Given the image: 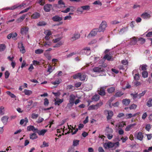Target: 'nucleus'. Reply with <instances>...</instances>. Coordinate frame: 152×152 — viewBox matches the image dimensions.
Segmentation results:
<instances>
[{
  "instance_id": "27",
  "label": "nucleus",
  "mask_w": 152,
  "mask_h": 152,
  "mask_svg": "<svg viewBox=\"0 0 152 152\" xmlns=\"http://www.w3.org/2000/svg\"><path fill=\"white\" fill-rule=\"evenodd\" d=\"M130 101L129 99H124L122 100V103L126 106L128 105L130 103Z\"/></svg>"
},
{
  "instance_id": "58",
  "label": "nucleus",
  "mask_w": 152,
  "mask_h": 152,
  "mask_svg": "<svg viewBox=\"0 0 152 152\" xmlns=\"http://www.w3.org/2000/svg\"><path fill=\"white\" fill-rule=\"evenodd\" d=\"M44 120V119L42 118L39 117L37 121V122L38 123L42 122Z\"/></svg>"
},
{
  "instance_id": "21",
  "label": "nucleus",
  "mask_w": 152,
  "mask_h": 152,
  "mask_svg": "<svg viewBox=\"0 0 152 152\" xmlns=\"http://www.w3.org/2000/svg\"><path fill=\"white\" fill-rule=\"evenodd\" d=\"M9 117L7 116H4L3 117L1 118V120L4 125L7 124Z\"/></svg>"
},
{
  "instance_id": "24",
  "label": "nucleus",
  "mask_w": 152,
  "mask_h": 152,
  "mask_svg": "<svg viewBox=\"0 0 152 152\" xmlns=\"http://www.w3.org/2000/svg\"><path fill=\"white\" fill-rule=\"evenodd\" d=\"M51 7L50 4L46 5L44 7V10L45 12H48L50 10Z\"/></svg>"
},
{
  "instance_id": "22",
  "label": "nucleus",
  "mask_w": 152,
  "mask_h": 152,
  "mask_svg": "<svg viewBox=\"0 0 152 152\" xmlns=\"http://www.w3.org/2000/svg\"><path fill=\"white\" fill-rule=\"evenodd\" d=\"M136 137L138 140L142 141L143 139V136L141 132H139L137 134Z\"/></svg>"
},
{
  "instance_id": "8",
  "label": "nucleus",
  "mask_w": 152,
  "mask_h": 152,
  "mask_svg": "<svg viewBox=\"0 0 152 152\" xmlns=\"http://www.w3.org/2000/svg\"><path fill=\"white\" fill-rule=\"evenodd\" d=\"M80 34L79 33L77 32L75 33L72 35L71 38V40L72 41H74L80 38Z\"/></svg>"
},
{
  "instance_id": "62",
  "label": "nucleus",
  "mask_w": 152,
  "mask_h": 152,
  "mask_svg": "<svg viewBox=\"0 0 152 152\" xmlns=\"http://www.w3.org/2000/svg\"><path fill=\"white\" fill-rule=\"evenodd\" d=\"M19 49H20V51L22 53H24L26 52V50H25V48H24V46H23L21 48H20Z\"/></svg>"
},
{
  "instance_id": "46",
  "label": "nucleus",
  "mask_w": 152,
  "mask_h": 152,
  "mask_svg": "<svg viewBox=\"0 0 152 152\" xmlns=\"http://www.w3.org/2000/svg\"><path fill=\"white\" fill-rule=\"evenodd\" d=\"M77 13H82L83 10V8H81V7L77 8Z\"/></svg>"
},
{
  "instance_id": "36",
  "label": "nucleus",
  "mask_w": 152,
  "mask_h": 152,
  "mask_svg": "<svg viewBox=\"0 0 152 152\" xmlns=\"http://www.w3.org/2000/svg\"><path fill=\"white\" fill-rule=\"evenodd\" d=\"M81 8H83V10L88 11L90 9V7L89 5H85L81 6Z\"/></svg>"
},
{
  "instance_id": "59",
  "label": "nucleus",
  "mask_w": 152,
  "mask_h": 152,
  "mask_svg": "<svg viewBox=\"0 0 152 152\" xmlns=\"http://www.w3.org/2000/svg\"><path fill=\"white\" fill-rule=\"evenodd\" d=\"M128 30V28L127 27L125 28H123L120 30V32H124Z\"/></svg>"
},
{
  "instance_id": "9",
  "label": "nucleus",
  "mask_w": 152,
  "mask_h": 152,
  "mask_svg": "<svg viewBox=\"0 0 152 152\" xmlns=\"http://www.w3.org/2000/svg\"><path fill=\"white\" fill-rule=\"evenodd\" d=\"M44 34L46 35L45 37V39L46 40H49L50 38L49 36L52 34L50 30H46L45 31Z\"/></svg>"
},
{
  "instance_id": "17",
  "label": "nucleus",
  "mask_w": 152,
  "mask_h": 152,
  "mask_svg": "<svg viewBox=\"0 0 152 152\" xmlns=\"http://www.w3.org/2000/svg\"><path fill=\"white\" fill-rule=\"evenodd\" d=\"M27 130L29 131H32L33 132H36L37 131V129L35 128L34 126L31 125L27 127Z\"/></svg>"
},
{
  "instance_id": "41",
  "label": "nucleus",
  "mask_w": 152,
  "mask_h": 152,
  "mask_svg": "<svg viewBox=\"0 0 152 152\" xmlns=\"http://www.w3.org/2000/svg\"><path fill=\"white\" fill-rule=\"evenodd\" d=\"M6 48V46L4 44L0 45V51H2L4 50Z\"/></svg>"
},
{
  "instance_id": "31",
  "label": "nucleus",
  "mask_w": 152,
  "mask_h": 152,
  "mask_svg": "<svg viewBox=\"0 0 152 152\" xmlns=\"http://www.w3.org/2000/svg\"><path fill=\"white\" fill-rule=\"evenodd\" d=\"M146 105L148 107H151L152 106V98H150L148 101L147 102Z\"/></svg>"
},
{
  "instance_id": "44",
  "label": "nucleus",
  "mask_w": 152,
  "mask_h": 152,
  "mask_svg": "<svg viewBox=\"0 0 152 152\" xmlns=\"http://www.w3.org/2000/svg\"><path fill=\"white\" fill-rule=\"evenodd\" d=\"M142 75L143 77H147L148 76V73L146 71H144L142 72Z\"/></svg>"
},
{
  "instance_id": "20",
  "label": "nucleus",
  "mask_w": 152,
  "mask_h": 152,
  "mask_svg": "<svg viewBox=\"0 0 152 152\" xmlns=\"http://www.w3.org/2000/svg\"><path fill=\"white\" fill-rule=\"evenodd\" d=\"M141 17L144 19H147L150 18V15L147 12L143 13L141 15Z\"/></svg>"
},
{
  "instance_id": "35",
  "label": "nucleus",
  "mask_w": 152,
  "mask_h": 152,
  "mask_svg": "<svg viewBox=\"0 0 152 152\" xmlns=\"http://www.w3.org/2000/svg\"><path fill=\"white\" fill-rule=\"evenodd\" d=\"M63 101V99H59L57 100H55V105L58 104L59 105L60 104L62 103Z\"/></svg>"
},
{
  "instance_id": "39",
  "label": "nucleus",
  "mask_w": 152,
  "mask_h": 152,
  "mask_svg": "<svg viewBox=\"0 0 152 152\" xmlns=\"http://www.w3.org/2000/svg\"><path fill=\"white\" fill-rule=\"evenodd\" d=\"M43 51V50L42 49H39L35 50V52L37 54H40L42 53Z\"/></svg>"
},
{
  "instance_id": "6",
  "label": "nucleus",
  "mask_w": 152,
  "mask_h": 152,
  "mask_svg": "<svg viewBox=\"0 0 152 152\" xmlns=\"http://www.w3.org/2000/svg\"><path fill=\"white\" fill-rule=\"evenodd\" d=\"M99 32V29L98 28L93 29L88 35L87 37L90 38L91 37L95 36L97 34V32Z\"/></svg>"
},
{
  "instance_id": "50",
  "label": "nucleus",
  "mask_w": 152,
  "mask_h": 152,
  "mask_svg": "<svg viewBox=\"0 0 152 152\" xmlns=\"http://www.w3.org/2000/svg\"><path fill=\"white\" fill-rule=\"evenodd\" d=\"M49 145L48 144V143H46L44 141L43 142V145L40 146L41 148H43L45 147H48Z\"/></svg>"
},
{
  "instance_id": "14",
  "label": "nucleus",
  "mask_w": 152,
  "mask_h": 152,
  "mask_svg": "<svg viewBox=\"0 0 152 152\" xmlns=\"http://www.w3.org/2000/svg\"><path fill=\"white\" fill-rule=\"evenodd\" d=\"M104 71V70L103 68L99 67H96L93 69V71L96 72H103Z\"/></svg>"
},
{
  "instance_id": "2",
  "label": "nucleus",
  "mask_w": 152,
  "mask_h": 152,
  "mask_svg": "<svg viewBox=\"0 0 152 152\" xmlns=\"http://www.w3.org/2000/svg\"><path fill=\"white\" fill-rule=\"evenodd\" d=\"M107 24L106 22L105 21H102L100 24L99 28H98L99 32L104 31L105 30V28L107 27Z\"/></svg>"
},
{
  "instance_id": "53",
  "label": "nucleus",
  "mask_w": 152,
  "mask_h": 152,
  "mask_svg": "<svg viewBox=\"0 0 152 152\" xmlns=\"http://www.w3.org/2000/svg\"><path fill=\"white\" fill-rule=\"evenodd\" d=\"M137 105L136 104H133L131 105L130 107H129V109L130 110H132V109H134L136 108L137 107Z\"/></svg>"
},
{
  "instance_id": "32",
  "label": "nucleus",
  "mask_w": 152,
  "mask_h": 152,
  "mask_svg": "<svg viewBox=\"0 0 152 152\" xmlns=\"http://www.w3.org/2000/svg\"><path fill=\"white\" fill-rule=\"evenodd\" d=\"M99 95L95 94L92 98V99L94 101H97L99 99Z\"/></svg>"
},
{
  "instance_id": "56",
  "label": "nucleus",
  "mask_w": 152,
  "mask_h": 152,
  "mask_svg": "<svg viewBox=\"0 0 152 152\" xmlns=\"http://www.w3.org/2000/svg\"><path fill=\"white\" fill-rule=\"evenodd\" d=\"M49 104V101L47 98H45L44 99V104L45 105H48Z\"/></svg>"
},
{
  "instance_id": "16",
  "label": "nucleus",
  "mask_w": 152,
  "mask_h": 152,
  "mask_svg": "<svg viewBox=\"0 0 152 152\" xmlns=\"http://www.w3.org/2000/svg\"><path fill=\"white\" fill-rule=\"evenodd\" d=\"M47 131V130L45 129L39 130L37 129V131L36 132H37L39 135H43Z\"/></svg>"
},
{
  "instance_id": "19",
  "label": "nucleus",
  "mask_w": 152,
  "mask_h": 152,
  "mask_svg": "<svg viewBox=\"0 0 152 152\" xmlns=\"http://www.w3.org/2000/svg\"><path fill=\"white\" fill-rule=\"evenodd\" d=\"M113 132V129L109 128V126L107 127L105 129V134H112Z\"/></svg>"
},
{
  "instance_id": "55",
  "label": "nucleus",
  "mask_w": 152,
  "mask_h": 152,
  "mask_svg": "<svg viewBox=\"0 0 152 152\" xmlns=\"http://www.w3.org/2000/svg\"><path fill=\"white\" fill-rule=\"evenodd\" d=\"M74 103L71 102H69L67 104L66 107L69 109H71L74 104Z\"/></svg>"
},
{
  "instance_id": "3",
  "label": "nucleus",
  "mask_w": 152,
  "mask_h": 152,
  "mask_svg": "<svg viewBox=\"0 0 152 152\" xmlns=\"http://www.w3.org/2000/svg\"><path fill=\"white\" fill-rule=\"evenodd\" d=\"M103 104V103L102 102H100L99 103L97 104L96 105H92L90 106L88 108V110H92L97 109L99 107L101 106Z\"/></svg>"
},
{
  "instance_id": "48",
  "label": "nucleus",
  "mask_w": 152,
  "mask_h": 152,
  "mask_svg": "<svg viewBox=\"0 0 152 152\" xmlns=\"http://www.w3.org/2000/svg\"><path fill=\"white\" fill-rule=\"evenodd\" d=\"M80 73H78L75 74L73 76V77L74 79H76L78 78H79L80 76Z\"/></svg>"
},
{
  "instance_id": "18",
  "label": "nucleus",
  "mask_w": 152,
  "mask_h": 152,
  "mask_svg": "<svg viewBox=\"0 0 152 152\" xmlns=\"http://www.w3.org/2000/svg\"><path fill=\"white\" fill-rule=\"evenodd\" d=\"M28 30V28L27 27H23L21 28L20 30V33L23 34H26Z\"/></svg>"
},
{
  "instance_id": "52",
  "label": "nucleus",
  "mask_w": 152,
  "mask_h": 152,
  "mask_svg": "<svg viewBox=\"0 0 152 152\" xmlns=\"http://www.w3.org/2000/svg\"><path fill=\"white\" fill-rule=\"evenodd\" d=\"M4 107L3 106H1L0 107V114L1 115H3L4 114Z\"/></svg>"
},
{
  "instance_id": "38",
  "label": "nucleus",
  "mask_w": 152,
  "mask_h": 152,
  "mask_svg": "<svg viewBox=\"0 0 152 152\" xmlns=\"http://www.w3.org/2000/svg\"><path fill=\"white\" fill-rule=\"evenodd\" d=\"M55 69V68L54 67L53 68V67L50 66H48L47 72H49V74L52 72L53 70Z\"/></svg>"
},
{
  "instance_id": "26",
  "label": "nucleus",
  "mask_w": 152,
  "mask_h": 152,
  "mask_svg": "<svg viewBox=\"0 0 152 152\" xmlns=\"http://www.w3.org/2000/svg\"><path fill=\"white\" fill-rule=\"evenodd\" d=\"M40 14L37 12H35L31 16V18L33 19H37L39 17Z\"/></svg>"
},
{
  "instance_id": "10",
  "label": "nucleus",
  "mask_w": 152,
  "mask_h": 152,
  "mask_svg": "<svg viewBox=\"0 0 152 152\" xmlns=\"http://www.w3.org/2000/svg\"><path fill=\"white\" fill-rule=\"evenodd\" d=\"M91 52L90 48L89 47H87L81 50V53H84L87 55H88L90 54Z\"/></svg>"
},
{
  "instance_id": "40",
  "label": "nucleus",
  "mask_w": 152,
  "mask_h": 152,
  "mask_svg": "<svg viewBox=\"0 0 152 152\" xmlns=\"http://www.w3.org/2000/svg\"><path fill=\"white\" fill-rule=\"evenodd\" d=\"M126 125V123L125 122H122L121 123H120L117 124L116 125V126H118V128H119L120 127H123L124 125Z\"/></svg>"
},
{
  "instance_id": "63",
  "label": "nucleus",
  "mask_w": 152,
  "mask_h": 152,
  "mask_svg": "<svg viewBox=\"0 0 152 152\" xmlns=\"http://www.w3.org/2000/svg\"><path fill=\"white\" fill-rule=\"evenodd\" d=\"M61 37L58 38H57L55 39H53V42L54 43H56L59 41L61 40Z\"/></svg>"
},
{
  "instance_id": "34",
  "label": "nucleus",
  "mask_w": 152,
  "mask_h": 152,
  "mask_svg": "<svg viewBox=\"0 0 152 152\" xmlns=\"http://www.w3.org/2000/svg\"><path fill=\"white\" fill-rule=\"evenodd\" d=\"M37 138V137L35 133H33L32 134L30 135V138L31 139L34 140Z\"/></svg>"
},
{
  "instance_id": "1",
  "label": "nucleus",
  "mask_w": 152,
  "mask_h": 152,
  "mask_svg": "<svg viewBox=\"0 0 152 152\" xmlns=\"http://www.w3.org/2000/svg\"><path fill=\"white\" fill-rule=\"evenodd\" d=\"M28 2V1H25L20 5L16 4L10 7L7 8V10L10 9L13 10L17 8H21L23 7V8H24L26 6L28 5V4H27Z\"/></svg>"
},
{
  "instance_id": "45",
  "label": "nucleus",
  "mask_w": 152,
  "mask_h": 152,
  "mask_svg": "<svg viewBox=\"0 0 152 152\" xmlns=\"http://www.w3.org/2000/svg\"><path fill=\"white\" fill-rule=\"evenodd\" d=\"M59 4L61 5V7H65V5L64 2L62 0H60L58 1Z\"/></svg>"
},
{
  "instance_id": "37",
  "label": "nucleus",
  "mask_w": 152,
  "mask_h": 152,
  "mask_svg": "<svg viewBox=\"0 0 152 152\" xmlns=\"http://www.w3.org/2000/svg\"><path fill=\"white\" fill-rule=\"evenodd\" d=\"M47 23L44 21H42L39 22L37 23V25L39 26H43L46 25Z\"/></svg>"
},
{
  "instance_id": "61",
  "label": "nucleus",
  "mask_w": 152,
  "mask_h": 152,
  "mask_svg": "<svg viewBox=\"0 0 152 152\" xmlns=\"http://www.w3.org/2000/svg\"><path fill=\"white\" fill-rule=\"evenodd\" d=\"M138 40L140 42V43L142 44L144 43L145 42V39L142 38H139Z\"/></svg>"
},
{
  "instance_id": "15",
  "label": "nucleus",
  "mask_w": 152,
  "mask_h": 152,
  "mask_svg": "<svg viewBox=\"0 0 152 152\" xmlns=\"http://www.w3.org/2000/svg\"><path fill=\"white\" fill-rule=\"evenodd\" d=\"M76 98L75 96L72 94L70 95L69 96V102L74 103L75 100Z\"/></svg>"
},
{
  "instance_id": "42",
  "label": "nucleus",
  "mask_w": 152,
  "mask_h": 152,
  "mask_svg": "<svg viewBox=\"0 0 152 152\" xmlns=\"http://www.w3.org/2000/svg\"><path fill=\"white\" fill-rule=\"evenodd\" d=\"M38 114H36L35 113H33L31 115V118H32L33 119H36L37 117H38Z\"/></svg>"
},
{
  "instance_id": "13",
  "label": "nucleus",
  "mask_w": 152,
  "mask_h": 152,
  "mask_svg": "<svg viewBox=\"0 0 152 152\" xmlns=\"http://www.w3.org/2000/svg\"><path fill=\"white\" fill-rule=\"evenodd\" d=\"M52 19L55 22H60L62 20V18L58 15H55L52 17Z\"/></svg>"
},
{
  "instance_id": "60",
  "label": "nucleus",
  "mask_w": 152,
  "mask_h": 152,
  "mask_svg": "<svg viewBox=\"0 0 152 152\" xmlns=\"http://www.w3.org/2000/svg\"><path fill=\"white\" fill-rule=\"evenodd\" d=\"M71 18V16L69 15L65 16L64 18V20H70Z\"/></svg>"
},
{
  "instance_id": "47",
  "label": "nucleus",
  "mask_w": 152,
  "mask_h": 152,
  "mask_svg": "<svg viewBox=\"0 0 152 152\" xmlns=\"http://www.w3.org/2000/svg\"><path fill=\"white\" fill-rule=\"evenodd\" d=\"M79 141L77 140H75L73 141V145L74 146H76L79 144Z\"/></svg>"
},
{
  "instance_id": "30",
  "label": "nucleus",
  "mask_w": 152,
  "mask_h": 152,
  "mask_svg": "<svg viewBox=\"0 0 152 152\" xmlns=\"http://www.w3.org/2000/svg\"><path fill=\"white\" fill-rule=\"evenodd\" d=\"M136 125L135 124H130L129 125L127 126L126 128H125V130L126 131H129L133 127V126Z\"/></svg>"
},
{
  "instance_id": "33",
  "label": "nucleus",
  "mask_w": 152,
  "mask_h": 152,
  "mask_svg": "<svg viewBox=\"0 0 152 152\" xmlns=\"http://www.w3.org/2000/svg\"><path fill=\"white\" fill-rule=\"evenodd\" d=\"M115 91V88L114 87H111L107 89L108 92L109 93H112Z\"/></svg>"
},
{
  "instance_id": "23",
  "label": "nucleus",
  "mask_w": 152,
  "mask_h": 152,
  "mask_svg": "<svg viewBox=\"0 0 152 152\" xmlns=\"http://www.w3.org/2000/svg\"><path fill=\"white\" fill-rule=\"evenodd\" d=\"M80 75L79 79L80 80L84 81L87 79V76L85 74L80 73Z\"/></svg>"
},
{
  "instance_id": "28",
  "label": "nucleus",
  "mask_w": 152,
  "mask_h": 152,
  "mask_svg": "<svg viewBox=\"0 0 152 152\" xmlns=\"http://www.w3.org/2000/svg\"><path fill=\"white\" fill-rule=\"evenodd\" d=\"M26 17L25 15H23L22 16L18 18L16 20L17 23H19L22 22L25 18Z\"/></svg>"
},
{
  "instance_id": "25",
  "label": "nucleus",
  "mask_w": 152,
  "mask_h": 152,
  "mask_svg": "<svg viewBox=\"0 0 152 152\" xmlns=\"http://www.w3.org/2000/svg\"><path fill=\"white\" fill-rule=\"evenodd\" d=\"M136 115V114H134L133 115L131 113L126 114L125 115L124 118L126 119H128L131 118L132 117H135Z\"/></svg>"
},
{
  "instance_id": "49",
  "label": "nucleus",
  "mask_w": 152,
  "mask_h": 152,
  "mask_svg": "<svg viewBox=\"0 0 152 152\" xmlns=\"http://www.w3.org/2000/svg\"><path fill=\"white\" fill-rule=\"evenodd\" d=\"M93 4L95 5H99L100 6H101L102 5L101 2L99 1H94Z\"/></svg>"
},
{
  "instance_id": "64",
  "label": "nucleus",
  "mask_w": 152,
  "mask_h": 152,
  "mask_svg": "<svg viewBox=\"0 0 152 152\" xmlns=\"http://www.w3.org/2000/svg\"><path fill=\"white\" fill-rule=\"evenodd\" d=\"M134 79L136 80H137L139 79V74L138 73L135 74L134 76Z\"/></svg>"
},
{
  "instance_id": "5",
  "label": "nucleus",
  "mask_w": 152,
  "mask_h": 152,
  "mask_svg": "<svg viewBox=\"0 0 152 152\" xmlns=\"http://www.w3.org/2000/svg\"><path fill=\"white\" fill-rule=\"evenodd\" d=\"M106 86H103L98 89V92L99 95L101 96H104L105 94V89Z\"/></svg>"
},
{
  "instance_id": "4",
  "label": "nucleus",
  "mask_w": 152,
  "mask_h": 152,
  "mask_svg": "<svg viewBox=\"0 0 152 152\" xmlns=\"http://www.w3.org/2000/svg\"><path fill=\"white\" fill-rule=\"evenodd\" d=\"M104 113L105 114H108V115L107 117V120L109 121L110 120L113 115V112L111 110H105L104 111Z\"/></svg>"
},
{
  "instance_id": "57",
  "label": "nucleus",
  "mask_w": 152,
  "mask_h": 152,
  "mask_svg": "<svg viewBox=\"0 0 152 152\" xmlns=\"http://www.w3.org/2000/svg\"><path fill=\"white\" fill-rule=\"evenodd\" d=\"M146 92L145 91H142V93L138 94L139 98H140L142 96H143L145 94Z\"/></svg>"
},
{
  "instance_id": "51",
  "label": "nucleus",
  "mask_w": 152,
  "mask_h": 152,
  "mask_svg": "<svg viewBox=\"0 0 152 152\" xmlns=\"http://www.w3.org/2000/svg\"><path fill=\"white\" fill-rule=\"evenodd\" d=\"M151 128V126L150 124H147L146 125L145 129L148 131H149Z\"/></svg>"
},
{
  "instance_id": "43",
  "label": "nucleus",
  "mask_w": 152,
  "mask_h": 152,
  "mask_svg": "<svg viewBox=\"0 0 152 152\" xmlns=\"http://www.w3.org/2000/svg\"><path fill=\"white\" fill-rule=\"evenodd\" d=\"M63 42H60L56 44L54 46V48L58 47L61 45H62L63 44Z\"/></svg>"
},
{
  "instance_id": "12",
  "label": "nucleus",
  "mask_w": 152,
  "mask_h": 152,
  "mask_svg": "<svg viewBox=\"0 0 152 152\" xmlns=\"http://www.w3.org/2000/svg\"><path fill=\"white\" fill-rule=\"evenodd\" d=\"M107 59L108 61H113V58H112L111 56H110L107 54L105 55L103 58L102 59V61L103 62L104 61L105 59Z\"/></svg>"
},
{
  "instance_id": "7",
  "label": "nucleus",
  "mask_w": 152,
  "mask_h": 152,
  "mask_svg": "<svg viewBox=\"0 0 152 152\" xmlns=\"http://www.w3.org/2000/svg\"><path fill=\"white\" fill-rule=\"evenodd\" d=\"M124 94V93L122 92L118 91L115 94L114 96L111 99L109 100L108 102L110 103L115 99V97H119Z\"/></svg>"
},
{
  "instance_id": "29",
  "label": "nucleus",
  "mask_w": 152,
  "mask_h": 152,
  "mask_svg": "<svg viewBox=\"0 0 152 152\" xmlns=\"http://www.w3.org/2000/svg\"><path fill=\"white\" fill-rule=\"evenodd\" d=\"M23 92L27 96H30L32 93V91H31L27 89H24Z\"/></svg>"
},
{
  "instance_id": "11",
  "label": "nucleus",
  "mask_w": 152,
  "mask_h": 152,
  "mask_svg": "<svg viewBox=\"0 0 152 152\" xmlns=\"http://www.w3.org/2000/svg\"><path fill=\"white\" fill-rule=\"evenodd\" d=\"M113 143L110 142L105 143L104 145V147L106 149L112 148L114 147Z\"/></svg>"
},
{
  "instance_id": "54",
  "label": "nucleus",
  "mask_w": 152,
  "mask_h": 152,
  "mask_svg": "<svg viewBox=\"0 0 152 152\" xmlns=\"http://www.w3.org/2000/svg\"><path fill=\"white\" fill-rule=\"evenodd\" d=\"M113 147H114L115 148H116L119 146L120 144L118 142H117L115 143H113Z\"/></svg>"
}]
</instances>
